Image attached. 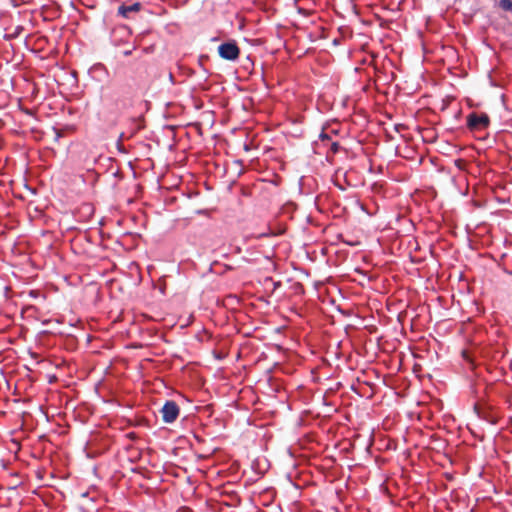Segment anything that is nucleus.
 <instances>
[{
	"label": "nucleus",
	"instance_id": "obj_1",
	"mask_svg": "<svg viewBox=\"0 0 512 512\" xmlns=\"http://www.w3.org/2000/svg\"><path fill=\"white\" fill-rule=\"evenodd\" d=\"M218 53L225 60L235 61L239 57L240 49L236 42H226L218 47Z\"/></svg>",
	"mask_w": 512,
	"mask_h": 512
},
{
	"label": "nucleus",
	"instance_id": "obj_2",
	"mask_svg": "<svg viewBox=\"0 0 512 512\" xmlns=\"http://www.w3.org/2000/svg\"><path fill=\"white\" fill-rule=\"evenodd\" d=\"M489 123L490 119L485 113L478 115L473 112L467 116V126L472 131L487 128Z\"/></svg>",
	"mask_w": 512,
	"mask_h": 512
},
{
	"label": "nucleus",
	"instance_id": "obj_3",
	"mask_svg": "<svg viewBox=\"0 0 512 512\" xmlns=\"http://www.w3.org/2000/svg\"><path fill=\"white\" fill-rule=\"evenodd\" d=\"M161 414L164 422L172 423L179 415V406L174 401H166L161 409Z\"/></svg>",
	"mask_w": 512,
	"mask_h": 512
},
{
	"label": "nucleus",
	"instance_id": "obj_4",
	"mask_svg": "<svg viewBox=\"0 0 512 512\" xmlns=\"http://www.w3.org/2000/svg\"><path fill=\"white\" fill-rule=\"evenodd\" d=\"M285 232V229H272L271 226H266L263 231L253 232L245 234L247 239L265 240L274 238L277 235H281Z\"/></svg>",
	"mask_w": 512,
	"mask_h": 512
},
{
	"label": "nucleus",
	"instance_id": "obj_5",
	"mask_svg": "<svg viewBox=\"0 0 512 512\" xmlns=\"http://www.w3.org/2000/svg\"><path fill=\"white\" fill-rule=\"evenodd\" d=\"M142 9V5L139 2L132 4H122L118 7V15L129 18L132 13H138Z\"/></svg>",
	"mask_w": 512,
	"mask_h": 512
},
{
	"label": "nucleus",
	"instance_id": "obj_6",
	"mask_svg": "<svg viewBox=\"0 0 512 512\" xmlns=\"http://www.w3.org/2000/svg\"><path fill=\"white\" fill-rule=\"evenodd\" d=\"M338 238L350 246H357V245H360V243H361L358 236L351 237V236H345L344 233H339Z\"/></svg>",
	"mask_w": 512,
	"mask_h": 512
},
{
	"label": "nucleus",
	"instance_id": "obj_7",
	"mask_svg": "<svg viewBox=\"0 0 512 512\" xmlns=\"http://www.w3.org/2000/svg\"><path fill=\"white\" fill-rule=\"evenodd\" d=\"M499 5L503 10L512 12V0H500Z\"/></svg>",
	"mask_w": 512,
	"mask_h": 512
},
{
	"label": "nucleus",
	"instance_id": "obj_8",
	"mask_svg": "<svg viewBox=\"0 0 512 512\" xmlns=\"http://www.w3.org/2000/svg\"><path fill=\"white\" fill-rule=\"evenodd\" d=\"M103 227H104V226H97V227L95 228V229H96V231H97V233H98L101 237H104V236L106 235V234H105V232H104V230H103Z\"/></svg>",
	"mask_w": 512,
	"mask_h": 512
},
{
	"label": "nucleus",
	"instance_id": "obj_9",
	"mask_svg": "<svg viewBox=\"0 0 512 512\" xmlns=\"http://www.w3.org/2000/svg\"><path fill=\"white\" fill-rule=\"evenodd\" d=\"M331 150H332V152H333V153L338 152V150H339V144H338L337 142H332V144H331Z\"/></svg>",
	"mask_w": 512,
	"mask_h": 512
},
{
	"label": "nucleus",
	"instance_id": "obj_10",
	"mask_svg": "<svg viewBox=\"0 0 512 512\" xmlns=\"http://www.w3.org/2000/svg\"><path fill=\"white\" fill-rule=\"evenodd\" d=\"M464 232L469 235L472 233V229L470 228V226H464Z\"/></svg>",
	"mask_w": 512,
	"mask_h": 512
},
{
	"label": "nucleus",
	"instance_id": "obj_11",
	"mask_svg": "<svg viewBox=\"0 0 512 512\" xmlns=\"http://www.w3.org/2000/svg\"><path fill=\"white\" fill-rule=\"evenodd\" d=\"M320 138H321L323 141H324V140H329V139H330V137H329L327 134H325V133H321V134H320Z\"/></svg>",
	"mask_w": 512,
	"mask_h": 512
},
{
	"label": "nucleus",
	"instance_id": "obj_12",
	"mask_svg": "<svg viewBox=\"0 0 512 512\" xmlns=\"http://www.w3.org/2000/svg\"><path fill=\"white\" fill-rule=\"evenodd\" d=\"M123 54H124V56H129V55H131V54H132V50H131V49L125 50V51L123 52Z\"/></svg>",
	"mask_w": 512,
	"mask_h": 512
}]
</instances>
